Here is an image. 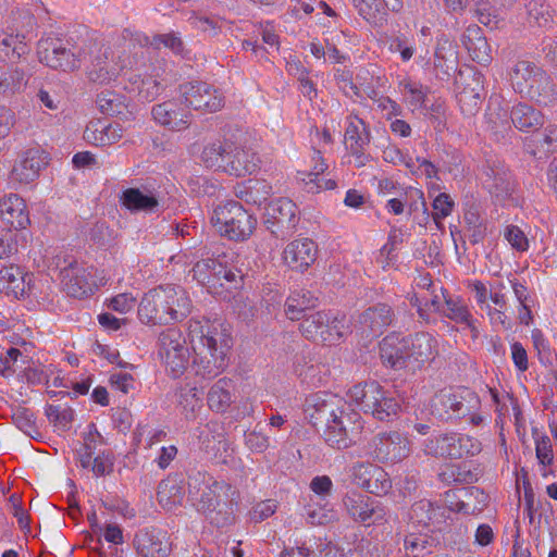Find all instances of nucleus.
<instances>
[{
  "label": "nucleus",
  "mask_w": 557,
  "mask_h": 557,
  "mask_svg": "<svg viewBox=\"0 0 557 557\" xmlns=\"http://www.w3.org/2000/svg\"><path fill=\"white\" fill-rule=\"evenodd\" d=\"M220 320L196 315L188 323V336L193 349L191 368L197 376L212 379L228 364L232 337Z\"/></svg>",
  "instance_id": "obj_1"
},
{
  "label": "nucleus",
  "mask_w": 557,
  "mask_h": 557,
  "mask_svg": "<svg viewBox=\"0 0 557 557\" xmlns=\"http://www.w3.org/2000/svg\"><path fill=\"white\" fill-rule=\"evenodd\" d=\"M84 66L87 78L99 85H108L139 61L138 51L127 33L114 40L112 45L98 41L84 44Z\"/></svg>",
  "instance_id": "obj_2"
},
{
  "label": "nucleus",
  "mask_w": 557,
  "mask_h": 557,
  "mask_svg": "<svg viewBox=\"0 0 557 557\" xmlns=\"http://www.w3.org/2000/svg\"><path fill=\"white\" fill-rule=\"evenodd\" d=\"M382 360L394 369H420L438 355V344L429 333H417L407 337L391 334L380 344Z\"/></svg>",
  "instance_id": "obj_3"
},
{
  "label": "nucleus",
  "mask_w": 557,
  "mask_h": 557,
  "mask_svg": "<svg viewBox=\"0 0 557 557\" xmlns=\"http://www.w3.org/2000/svg\"><path fill=\"white\" fill-rule=\"evenodd\" d=\"M188 486L193 505L205 515L216 510L221 512L223 507H232L239 498V493L231 484L208 473L198 472L189 479Z\"/></svg>",
  "instance_id": "obj_4"
},
{
  "label": "nucleus",
  "mask_w": 557,
  "mask_h": 557,
  "mask_svg": "<svg viewBox=\"0 0 557 557\" xmlns=\"http://www.w3.org/2000/svg\"><path fill=\"white\" fill-rule=\"evenodd\" d=\"M513 89L540 104H548L555 98V88L552 78L535 63L527 60L518 61L510 73Z\"/></svg>",
  "instance_id": "obj_5"
},
{
  "label": "nucleus",
  "mask_w": 557,
  "mask_h": 557,
  "mask_svg": "<svg viewBox=\"0 0 557 557\" xmlns=\"http://www.w3.org/2000/svg\"><path fill=\"white\" fill-rule=\"evenodd\" d=\"M348 400L379 420L397 413L398 401L375 381L354 385L347 393Z\"/></svg>",
  "instance_id": "obj_6"
},
{
  "label": "nucleus",
  "mask_w": 557,
  "mask_h": 557,
  "mask_svg": "<svg viewBox=\"0 0 557 557\" xmlns=\"http://www.w3.org/2000/svg\"><path fill=\"white\" fill-rule=\"evenodd\" d=\"M138 63L129 71L128 81L143 101H153L163 90L166 61L157 59L147 64L143 52H138Z\"/></svg>",
  "instance_id": "obj_7"
},
{
  "label": "nucleus",
  "mask_w": 557,
  "mask_h": 557,
  "mask_svg": "<svg viewBox=\"0 0 557 557\" xmlns=\"http://www.w3.org/2000/svg\"><path fill=\"white\" fill-rule=\"evenodd\" d=\"M84 45L76 47L62 40L47 37L38 42V59L41 63L54 70L64 72L78 70L84 65Z\"/></svg>",
  "instance_id": "obj_8"
},
{
  "label": "nucleus",
  "mask_w": 557,
  "mask_h": 557,
  "mask_svg": "<svg viewBox=\"0 0 557 557\" xmlns=\"http://www.w3.org/2000/svg\"><path fill=\"white\" fill-rule=\"evenodd\" d=\"M159 356L166 373L173 379L181 377L189 364L190 352L180 330L168 329L159 336Z\"/></svg>",
  "instance_id": "obj_9"
},
{
  "label": "nucleus",
  "mask_w": 557,
  "mask_h": 557,
  "mask_svg": "<svg viewBox=\"0 0 557 557\" xmlns=\"http://www.w3.org/2000/svg\"><path fill=\"white\" fill-rule=\"evenodd\" d=\"M190 299L185 289L180 286H159L149 290L139 304V310L156 313H178L189 310Z\"/></svg>",
  "instance_id": "obj_10"
},
{
  "label": "nucleus",
  "mask_w": 557,
  "mask_h": 557,
  "mask_svg": "<svg viewBox=\"0 0 557 557\" xmlns=\"http://www.w3.org/2000/svg\"><path fill=\"white\" fill-rule=\"evenodd\" d=\"M96 270L72 261L60 270L62 289L70 297L83 299L95 294L99 286Z\"/></svg>",
  "instance_id": "obj_11"
},
{
  "label": "nucleus",
  "mask_w": 557,
  "mask_h": 557,
  "mask_svg": "<svg viewBox=\"0 0 557 557\" xmlns=\"http://www.w3.org/2000/svg\"><path fill=\"white\" fill-rule=\"evenodd\" d=\"M367 453L384 463H397L411 453L409 440L398 432L379 433L368 444Z\"/></svg>",
  "instance_id": "obj_12"
},
{
  "label": "nucleus",
  "mask_w": 557,
  "mask_h": 557,
  "mask_svg": "<svg viewBox=\"0 0 557 557\" xmlns=\"http://www.w3.org/2000/svg\"><path fill=\"white\" fill-rule=\"evenodd\" d=\"M362 430V422L358 412H347L333 418L325 424L324 436L327 444L338 449L351 446Z\"/></svg>",
  "instance_id": "obj_13"
},
{
  "label": "nucleus",
  "mask_w": 557,
  "mask_h": 557,
  "mask_svg": "<svg viewBox=\"0 0 557 557\" xmlns=\"http://www.w3.org/2000/svg\"><path fill=\"white\" fill-rule=\"evenodd\" d=\"M347 409V401L342 397L330 393H315L309 395L304 404V412L313 425L326 424L343 414Z\"/></svg>",
  "instance_id": "obj_14"
},
{
  "label": "nucleus",
  "mask_w": 557,
  "mask_h": 557,
  "mask_svg": "<svg viewBox=\"0 0 557 557\" xmlns=\"http://www.w3.org/2000/svg\"><path fill=\"white\" fill-rule=\"evenodd\" d=\"M180 95L184 103L194 110L213 113L224 106L222 94L203 82H188L180 85Z\"/></svg>",
  "instance_id": "obj_15"
},
{
  "label": "nucleus",
  "mask_w": 557,
  "mask_h": 557,
  "mask_svg": "<svg viewBox=\"0 0 557 557\" xmlns=\"http://www.w3.org/2000/svg\"><path fill=\"white\" fill-rule=\"evenodd\" d=\"M297 206L287 198L272 200L264 212V224L272 234L284 236L295 230L298 223Z\"/></svg>",
  "instance_id": "obj_16"
},
{
  "label": "nucleus",
  "mask_w": 557,
  "mask_h": 557,
  "mask_svg": "<svg viewBox=\"0 0 557 557\" xmlns=\"http://www.w3.org/2000/svg\"><path fill=\"white\" fill-rule=\"evenodd\" d=\"M344 506L354 520L368 525L381 524L387 520L388 511L380 502L358 493L347 494Z\"/></svg>",
  "instance_id": "obj_17"
},
{
  "label": "nucleus",
  "mask_w": 557,
  "mask_h": 557,
  "mask_svg": "<svg viewBox=\"0 0 557 557\" xmlns=\"http://www.w3.org/2000/svg\"><path fill=\"white\" fill-rule=\"evenodd\" d=\"M243 216L244 207L237 201L230 200L214 209L211 222L221 236L240 240L244 238Z\"/></svg>",
  "instance_id": "obj_18"
},
{
  "label": "nucleus",
  "mask_w": 557,
  "mask_h": 557,
  "mask_svg": "<svg viewBox=\"0 0 557 557\" xmlns=\"http://www.w3.org/2000/svg\"><path fill=\"white\" fill-rule=\"evenodd\" d=\"M351 476L359 487L371 494L385 495L392 488L388 473L376 465L357 463L351 468Z\"/></svg>",
  "instance_id": "obj_19"
},
{
  "label": "nucleus",
  "mask_w": 557,
  "mask_h": 557,
  "mask_svg": "<svg viewBox=\"0 0 557 557\" xmlns=\"http://www.w3.org/2000/svg\"><path fill=\"white\" fill-rule=\"evenodd\" d=\"M300 329L306 337L324 343H333L343 336V326L337 315H307Z\"/></svg>",
  "instance_id": "obj_20"
},
{
  "label": "nucleus",
  "mask_w": 557,
  "mask_h": 557,
  "mask_svg": "<svg viewBox=\"0 0 557 557\" xmlns=\"http://www.w3.org/2000/svg\"><path fill=\"white\" fill-rule=\"evenodd\" d=\"M47 164L48 156L45 151L36 148L27 149L14 164L10 178L20 185L29 184L39 176Z\"/></svg>",
  "instance_id": "obj_21"
},
{
  "label": "nucleus",
  "mask_w": 557,
  "mask_h": 557,
  "mask_svg": "<svg viewBox=\"0 0 557 557\" xmlns=\"http://www.w3.org/2000/svg\"><path fill=\"white\" fill-rule=\"evenodd\" d=\"M318 248L309 238L295 239L283 250V261L293 271L304 272L317 259Z\"/></svg>",
  "instance_id": "obj_22"
},
{
  "label": "nucleus",
  "mask_w": 557,
  "mask_h": 557,
  "mask_svg": "<svg viewBox=\"0 0 557 557\" xmlns=\"http://www.w3.org/2000/svg\"><path fill=\"white\" fill-rule=\"evenodd\" d=\"M134 544L140 557H168L172 549L166 532L154 529L138 532Z\"/></svg>",
  "instance_id": "obj_23"
},
{
  "label": "nucleus",
  "mask_w": 557,
  "mask_h": 557,
  "mask_svg": "<svg viewBox=\"0 0 557 557\" xmlns=\"http://www.w3.org/2000/svg\"><path fill=\"white\" fill-rule=\"evenodd\" d=\"M33 274L22 268L10 264L0 269V293L14 299L23 298L32 290Z\"/></svg>",
  "instance_id": "obj_24"
},
{
  "label": "nucleus",
  "mask_w": 557,
  "mask_h": 557,
  "mask_svg": "<svg viewBox=\"0 0 557 557\" xmlns=\"http://www.w3.org/2000/svg\"><path fill=\"white\" fill-rule=\"evenodd\" d=\"M0 219L12 228L25 230L30 224L25 200L17 194H8L0 199Z\"/></svg>",
  "instance_id": "obj_25"
},
{
  "label": "nucleus",
  "mask_w": 557,
  "mask_h": 557,
  "mask_svg": "<svg viewBox=\"0 0 557 557\" xmlns=\"http://www.w3.org/2000/svg\"><path fill=\"white\" fill-rule=\"evenodd\" d=\"M312 164L309 169L298 171L297 178L301 181L308 193H320L321 190H331L336 187L335 181L320 177L326 170L327 164L321 156L320 150L313 149L311 157Z\"/></svg>",
  "instance_id": "obj_26"
},
{
  "label": "nucleus",
  "mask_w": 557,
  "mask_h": 557,
  "mask_svg": "<svg viewBox=\"0 0 557 557\" xmlns=\"http://www.w3.org/2000/svg\"><path fill=\"white\" fill-rule=\"evenodd\" d=\"M154 121L169 129L181 132L189 126L190 114L175 100H168L152 108Z\"/></svg>",
  "instance_id": "obj_27"
},
{
  "label": "nucleus",
  "mask_w": 557,
  "mask_h": 557,
  "mask_svg": "<svg viewBox=\"0 0 557 557\" xmlns=\"http://www.w3.org/2000/svg\"><path fill=\"white\" fill-rule=\"evenodd\" d=\"M348 126L345 132V140L351 153L356 157L359 166L364 165L368 156L363 153L366 146L370 144L371 135L364 121L357 115L348 117Z\"/></svg>",
  "instance_id": "obj_28"
},
{
  "label": "nucleus",
  "mask_w": 557,
  "mask_h": 557,
  "mask_svg": "<svg viewBox=\"0 0 557 557\" xmlns=\"http://www.w3.org/2000/svg\"><path fill=\"white\" fill-rule=\"evenodd\" d=\"M203 154L207 161L214 159V163L224 172L235 176L240 175L242 162L238 158L239 152L233 144H212L205 149Z\"/></svg>",
  "instance_id": "obj_29"
},
{
  "label": "nucleus",
  "mask_w": 557,
  "mask_h": 557,
  "mask_svg": "<svg viewBox=\"0 0 557 557\" xmlns=\"http://www.w3.org/2000/svg\"><path fill=\"white\" fill-rule=\"evenodd\" d=\"M120 124L106 123L97 120L90 122L84 131V139L94 146H110L122 138Z\"/></svg>",
  "instance_id": "obj_30"
},
{
  "label": "nucleus",
  "mask_w": 557,
  "mask_h": 557,
  "mask_svg": "<svg viewBox=\"0 0 557 557\" xmlns=\"http://www.w3.org/2000/svg\"><path fill=\"white\" fill-rule=\"evenodd\" d=\"M126 33L128 38L133 40V45L138 44L140 47L151 46L157 50L165 48L176 55L183 53L184 44L178 33L170 32L165 34H158L151 38L144 33Z\"/></svg>",
  "instance_id": "obj_31"
},
{
  "label": "nucleus",
  "mask_w": 557,
  "mask_h": 557,
  "mask_svg": "<svg viewBox=\"0 0 557 557\" xmlns=\"http://www.w3.org/2000/svg\"><path fill=\"white\" fill-rule=\"evenodd\" d=\"M462 44L473 61L487 64L492 60L491 47L478 25H471L466 29Z\"/></svg>",
  "instance_id": "obj_32"
},
{
  "label": "nucleus",
  "mask_w": 557,
  "mask_h": 557,
  "mask_svg": "<svg viewBox=\"0 0 557 557\" xmlns=\"http://www.w3.org/2000/svg\"><path fill=\"white\" fill-rule=\"evenodd\" d=\"M409 518L418 528L435 529L444 520V509L429 500H420L412 505Z\"/></svg>",
  "instance_id": "obj_33"
},
{
  "label": "nucleus",
  "mask_w": 557,
  "mask_h": 557,
  "mask_svg": "<svg viewBox=\"0 0 557 557\" xmlns=\"http://www.w3.org/2000/svg\"><path fill=\"white\" fill-rule=\"evenodd\" d=\"M25 36L12 28L0 30V54L7 59H20L29 52Z\"/></svg>",
  "instance_id": "obj_34"
},
{
  "label": "nucleus",
  "mask_w": 557,
  "mask_h": 557,
  "mask_svg": "<svg viewBox=\"0 0 557 557\" xmlns=\"http://www.w3.org/2000/svg\"><path fill=\"white\" fill-rule=\"evenodd\" d=\"M510 120L513 126L522 132L537 129L544 123L540 111L527 103H518L510 112Z\"/></svg>",
  "instance_id": "obj_35"
},
{
  "label": "nucleus",
  "mask_w": 557,
  "mask_h": 557,
  "mask_svg": "<svg viewBox=\"0 0 557 557\" xmlns=\"http://www.w3.org/2000/svg\"><path fill=\"white\" fill-rule=\"evenodd\" d=\"M27 85L24 70L16 66L0 65V95L11 97Z\"/></svg>",
  "instance_id": "obj_36"
},
{
  "label": "nucleus",
  "mask_w": 557,
  "mask_h": 557,
  "mask_svg": "<svg viewBox=\"0 0 557 557\" xmlns=\"http://www.w3.org/2000/svg\"><path fill=\"white\" fill-rule=\"evenodd\" d=\"M233 383L223 377L218 380L208 392V405L216 412H224L233 401Z\"/></svg>",
  "instance_id": "obj_37"
},
{
  "label": "nucleus",
  "mask_w": 557,
  "mask_h": 557,
  "mask_svg": "<svg viewBox=\"0 0 557 557\" xmlns=\"http://www.w3.org/2000/svg\"><path fill=\"white\" fill-rule=\"evenodd\" d=\"M222 263L216 259L207 258L198 261L193 268V276L208 288H214L221 282Z\"/></svg>",
  "instance_id": "obj_38"
},
{
  "label": "nucleus",
  "mask_w": 557,
  "mask_h": 557,
  "mask_svg": "<svg viewBox=\"0 0 557 557\" xmlns=\"http://www.w3.org/2000/svg\"><path fill=\"white\" fill-rule=\"evenodd\" d=\"M456 433H440L428 437L421 445L428 456L453 458Z\"/></svg>",
  "instance_id": "obj_39"
},
{
  "label": "nucleus",
  "mask_w": 557,
  "mask_h": 557,
  "mask_svg": "<svg viewBox=\"0 0 557 557\" xmlns=\"http://www.w3.org/2000/svg\"><path fill=\"white\" fill-rule=\"evenodd\" d=\"M359 14L371 23H376L384 7L394 12L403 9V0H352Z\"/></svg>",
  "instance_id": "obj_40"
},
{
  "label": "nucleus",
  "mask_w": 557,
  "mask_h": 557,
  "mask_svg": "<svg viewBox=\"0 0 557 557\" xmlns=\"http://www.w3.org/2000/svg\"><path fill=\"white\" fill-rule=\"evenodd\" d=\"M120 202L129 211L152 212L159 206V201L154 196L146 195L138 188L123 190Z\"/></svg>",
  "instance_id": "obj_41"
},
{
  "label": "nucleus",
  "mask_w": 557,
  "mask_h": 557,
  "mask_svg": "<svg viewBox=\"0 0 557 557\" xmlns=\"http://www.w3.org/2000/svg\"><path fill=\"white\" fill-rule=\"evenodd\" d=\"M177 407L187 420L195 419L202 408L201 393L195 386H182L177 392Z\"/></svg>",
  "instance_id": "obj_42"
},
{
  "label": "nucleus",
  "mask_w": 557,
  "mask_h": 557,
  "mask_svg": "<svg viewBox=\"0 0 557 557\" xmlns=\"http://www.w3.org/2000/svg\"><path fill=\"white\" fill-rule=\"evenodd\" d=\"M306 521L313 525L326 524L335 519V512L329 500L308 498L305 505Z\"/></svg>",
  "instance_id": "obj_43"
},
{
  "label": "nucleus",
  "mask_w": 557,
  "mask_h": 557,
  "mask_svg": "<svg viewBox=\"0 0 557 557\" xmlns=\"http://www.w3.org/2000/svg\"><path fill=\"white\" fill-rule=\"evenodd\" d=\"M490 129L502 137L510 129V113L496 100H491L486 113Z\"/></svg>",
  "instance_id": "obj_44"
},
{
  "label": "nucleus",
  "mask_w": 557,
  "mask_h": 557,
  "mask_svg": "<svg viewBox=\"0 0 557 557\" xmlns=\"http://www.w3.org/2000/svg\"><path fill=\"white\" fill-rule=\"evenodd\" d=\"M157 497L159 504L170 511L182 504L184 494L177 482L163 480L159 484Z\"/></svg>",
  "instance_id": "obj_45"
},
{
  "label": "nucleus",
  "mask_w": 557,
  "mask_h": 557,
  "mask_svg": "<svg viewBox=\"0 0 557 557\" xmlns=\"http://www.w3.org/2000/svg\"><path fill=\"white\" fill-rule=\"evenodd\" d=\"M457 59L458 52L454 41L447 37L440 38L435 49V66L442 67L448 73L457 66Z\"/></svg>",
  "instance_id": "obj_46"
},
{
  "label": "nucleus",
  "mask_w": 557,
  "mask_h": 557,
  "mask_svg": "<svg viewBox=\"0 0 557 557\" xmlns=\"http://www.w3.org/2000/svg\"><path fill=\"white\" fill-rule=\"evenodd\" d=\"M528 21L531 25L546 27L553 22L550 7L542 0H531L527 5Z\"/></svg>",
  "instance_id": "obj_47"
},
{
  "label": "nucleus",
  "mask_w": 557,
  "mask_h": 557,
  "mask_svg": "<svg viewBox=\"0 0 557 557\" xmlns=\"http://www.w3.org/2000/svg\"><path fill=\"white\" fill-rule=\"evenodd\" d=\"M319 299L309 290H296L286 300L287 311L301 313L317 307Z\"/></svg>",
  "instance_id": "obj_48"
},
{
  "label": "nucleus",
  "mask_w": 557,
  "mask_h": 557,
  "mask_svg": "<svg viewBox=\"0 0 557 557\" xmlns=\"http://www.w3.org/2000/svg\"><path fill=\"white\" fill-rule=\"evenodd\" d=\"M103 444L104 438L98 432L96 425H88V431L84 435V451L79 453V462L83 468L89 467L95 449Z\"/></svg>",
  "instance_id": "obj_49"
},
{
  "label": "nucleus",
  "mask_w": 557,
  "mask_h": 557,
  "mask_svg": "<svg viewBox=\"0 0 557 557\" xmlns=\"http://www.w3.org/2000/svg\"><path fill=\"white\" fill-rule=\"evenodd\" d=\"M481 449V443L476 438L456 433L455 450L453 453L454 459L478 455Z\"/></svg>",
  "instance_id": "obj_50"
},
{
  "label": "nucleus",
  "mask_w": 557,
  "mask_h": 557,
  "mask_svg": "<svg viewBox=\"0 0 557 557\" xmlns=\"http://www.w3.org/2000/svg\"><path fill=\"white\" fill-rule=\"evenodd\" d=\"M246 185V202L260 206L270 194V186L265 182L249 180Z\"/></svg>",
  "instance_id": "obj_51"
},
{
  "label": "nucleus",
  "mask_w": 557,
  "mask_h": 557,
  "mask_svg": "<svg viewBox=\"0 0 557 557\" xmlns=\"http://www.w3.org/2000/svg\"><path fill=\"white\" fill-rule=\"evenodd\" d=\"M309 488L312 492L309 498L329 500L333 493V482L327 475H318L311 480Z\"/></svg>",
  "instance_id": "obj_52"
},
{
  "label": "nucleus",
  "mask_w": 557,
  "mask_h": 557,
  "mask_svg": "<svg viewBox=\"0 0 557 557\" xmlns=\"http://www.w3.org/2000/svg\"><path fill=\"white\" fill-rule=\"evenodd\" d=\"M426 544V535L410 533L404 541L407 557H422L425 553H429Z\"/></svg>",
  "instance_id": "obj_53"
},
{
  "label": "nucleus",
  "mask_w": 557,
  "mask_h": 557,
  "mask_svg": "<svg viewBox=\"0 0 557 557\" xmlns=\"http://www.w3.org/2000/svg\"><path fill=\"white\" fill-rule=\"evenodd\" d=\"M114 458L110 453H102L96 457L91 456V462L87 469L90 468L94 475L104 476L110 474L113 471Z\"/></svg>",
  "instance_id": "obj_54"
},
{
  "label": "nucleus",
  "mask_w": 557,
  "mask_h": 557,
  "mask_svg": "<svg viewBox=\"0 0 557 557\" xmlns=\"http://www.w3.org/2000/svg\"><path fill=\"white\" fill-rule=\"evenodd\" d=\"M137 306V298L131 293H122L112 297L108 302V308L120 312L127 313L133 311Z\"/></svg>",
  "instance_id": "obj_55"
},
{
  "label": "nucleus",
  "mask_w": 557,
  "mask_h": 557,
  "mask_svg": "<svg viewBox=\"0 0 557 557\" xmlns=\"http://www.w3.org/2000/svg\"><path fill=\"white\" fill-rule=\"evenodd\" d=\"M15 425L25 434L30 435L36 431L34 413L27 408H17L12 416Z\"/></svg>",
  "instance_id": "obj_56"
},
{
  "label": "nucleus",
  "mask_w": 557,
  "mask_h": 557,
  "mask_svg": "<svg viewBox=\"0 0 557 557\" xmlns=\"http://www.w3.org/2000/svg\"><path fill=\"white\" fill-rule=\"evenodd\" d=\"M46 416L50 422L66 428L73 420V410L70 408H61L59 405H48L46 407Z\"/></svg>",
  "instance_id": "obj_57"
},
{
  "label": "nucleus",
  "mask_w": 557,
  "mask_h": 557,
  "mask_svg": "<svg viewBox=\"0 0 557 557\" xmlns=\"http://www.w3.org/2000/svg\"><path fill=\"white\" fill-rule=\"evenodd\" d=\"M404 90L407 102L411 110H417L424 106L425 91L423 90L421 85H418L416 83H405Z\"/></svg>",
  "instance_id": "obj_58"
},
{
  "label": "nucleus",
  "mask_w": 557,
  "mask_h": 557,
  "mask_svg": "<svg viewBox=\"0 0 557 557\" xmlns=\"http://www.w3.org/2000/svg\"><path fill=\"white\" fill-rule=\"evenodd\" d=\"M99 109L107 114L114 115L121 112V98L113 92H102L98 96Z\"/></svg>",
  "instance_id": "obj_59"
},
{
  "label": "nucleus",
  "mask_w": 557,
  "mask_h": 557,
  "mask_svg": "<svg viewBox=\"0 0 557 557\" xmlns=\"http://www.w3.org/2000/svg\"><path fill=\"white\" fill-rule=\"evenodd\" d=\"M535 453L540 465L547 467L553 463L554 454L548 436H541L535 440Z\"/></svg>",
  "instance_id": "obj_60"
},
{
  "label": "nucleus",
  "mask_w": 557,
  "mask_h": 557,
  "mask_svg": "<svg viewBox=\"0 0 557 557\" xmlns=\"http://www.w3.org/2000/svg\"><path fill=\"white\" fill-rule=\"evenodd\" d=\"M505 238L511 245L512 248L524 251L529 247V242L524 233L515 225H509L505 230Z\"/></svg>",
  "instance_id": "obj_61"
},
{
  "label": "nucleus",
  "mask_w": 557,
  "mask_h": 557,
  "mask_svg": "<svg viewBox=\"0 0 557 557\" xmlns=\"http://www.w3.org/2000/svg\"><path fill=\"white\" fill-rule=\"evenodd\" d=\"M454 202L450 197L442 193L433 201V219L437 222L441 219L448 216L453 211Z\"/></svg>",
  "instance_id": "obj_62"
},
{
  "label": "nucleus",
  "mask_w": 557,
  "mask_h": 557,
  "mask_svg": "<svg viewBox=\"0 0 557 557\" xmlns=\"http://www.w3.org/2000/svg\"><path fill=\"white\" fill-rule=\"evenodd\" d=\"M17 250V242L11 230L0 228V259L9 258Z\"/></svg>",
  "instance_id": "obj_63"
},
{
  "label": "nucleus",
  "mask_w": 557,
  "mask_h": 557,
  "mask_svg": "<svg viewBox=\"0 0 557 557\" xmlns=\"http://www.w3.org/2000/svg\"><path fill=\"white\" fill-rule=\"evenodd\" d=\"M276 510V504L274 500L268 499L258 503L249 512L250 520L255 522H260L270 516H272Z\"/></svg>",
  "instance_id": "obj_64"
}]
</instances>
